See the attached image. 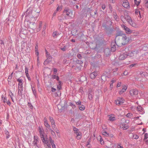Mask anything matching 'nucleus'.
<instances>
[{
	"label": "nucleus",
	"mask_w": 148,
	"mask_h": 148,
	"mask_svg": "<svg viewBox=\"0 0 148 148\" xmlns=\"http://www.w3.org/2000/svg\"><path fill=\"white\" fill-rule=\"evenodd\" d=\"M32 8H29L24 13V15H25V17H26L27 18H31L34 17V16L32 15Z\"/></svg>",
	"instance_id": "nucleus-1"
},
{
	"label": "nucleus",
	"mask_w": 148,
	"mask_h": 148,
	"mask_svg": "<svg viewBox=\"0 0 148 148\" xmlns=\"http://www.w3.org/2000/svg\"><path fill=\"white\" fill-rule=\"evenodd\" d=\"M64 14L69 16L68 18L70 19H72L74 16L72 12L69 9H65L63 12Z\"/></svg>",
	"instance_id": "nucleus-2"
},
{
	"label": "nucleus",
	"mask_w": 148,
	"mask_h": 148,
	"mask_svg": "<svg viewBox=\"0 0 148 148\" xmlns=\"http://www.w3.org/2000/svg\"><path fill=\"white\" fill-rule=\"evenodd\" d=\"M38 131L40 134V136L42 142L45 141L44 134H45L44 130L41 127H38Z\"/></svg>",
	"instance_id": "nucleus-3"
},
{
	"label": "nucleus",
	"mask_w": 148,
	"mask_h": 148,
	"mask_svg": "<svg viewBox=\"0 0 148 148\" xmlns=\"http://www.w3.org/2000/svg\"><path fill=\"white\" fill-rule=\"evenodd\" d=\"M130 93L132 97H134L138 94V90L136 89H132L130 90Z\"/></svg>",
	"instance_id": "nucleus-4"
},
{
	"label": "nucleus",
	"mask_w": 148,
	"mask_h": 148,
	"mask_svg": "<svg viewBox=\"0 0 148 148\" xmlns=\"http://www.w3.org/2000/svg\"><path fill=\"white\" fill-rule=\"evenodd\" d=\"M127 52L121 53L119 57V60H123L125 59L127 57Z\"/></svg>",
	"instance_id": "nucleus-5"
},
{
	"label": "nucleus",
	"mask_w": 148,
	"mask_h": 148,
	"mask_svg": "<svg viewBox=\"0 0 148 148\" xmlns=\"http://www.w3.org/2000/svg\"><path fill=\"white\" fill-rule=\"evenodd\" d=\"M122 6L127 9H128L130 8V5L127 0H124L123 1Z\"/></svg>",
	"instance_id": "nucleus-6"
},
{
	"label": "nucleus",
	"mask_w": 148,
	"mask_h": 148,
	"mask_svg": "<svg viewBox=\"0 0 148 148\" xmlns=\"http://www.w3.org/2000/svg\"><path fill=\"white\" fill-rule=\"evenodd\" d=\"M39 142V138L37 136H34V141H33L32 144L34 146H36L38 147L37 144V143H38Z\"/></svg>",
	"instance_id": "nucleus-7"
},
{
	"label": "nucleus",
	"mask_w": 148,
	"mask_h": 148,
	"mask_svg": "<svg viewBox=\"0 0 148 148\" xmlns=\"http://www.w3.org/2000/svg\"><path fill=\"white\" fill-rule=\"evenodd\" d=\"M116 43L115 40H113L111 44V50L112 52L116 50Z\"/></svg>",
	"instance_id": "nucleus-8"
},
{
	"label": "nucleus",
	"mask_w": 148,
	"mask_h": 148,
	"mask_svg": "<svg viewBox=\"0 0 148 148\" xmlns=\"http://www.w3.org/2000/svg\"><path fill=\"white\" fill-rule=\"evenodd\" d=\"M121 26L123 29L125 31L126 33L130 34L132 33V31L125 25L122 24L121 25Z\"/></svg>",
	"instance_id": "nucleus-9"
},
{
	"label": "nucleus",
	"mask_w": 148,
	"mask_h": 148,
	"mask_svg": "<svg viewBox=\"0 0 148 148\" xmlns=\"http://www.w3.org/2000/svg\"><path fill=\"white\" fill-rule=\"evenodd\" d=\"M124 100L121 98H119L117 100L115 101V103L118 106L122 104L124 102Z\"/></svg>",
	"instance_id": "nucleus-10"
},
{
	"label": "nucleus",
	"mask_w": 148,
	"mask_h": 148,
	"mask_svg": "<svg viewBox=\"0 0 148 148\" xmlns=\"http://www.w3.org/2000/svg\"><path fill=\"white\" fill-rule=\"evenodd\" d=\"M45 50L46 56L47 57V59L45 61L44 63V64H45V63H46V62L47 61V60L50 59L51 60L52 58V57L51 56L50 53L48 52V51L45 48Z\"/></svg>",
	"instance_id": "nucleus-11"
},
{
	"label": "nucleus",
	"mask_w": 148,
	"mask_h": 148,
	"mask_svg": "<svg viewBox=\"0 0 148 148\" xmlns=\"http://www.w3.org/2000/svg\"><path fill=\"white\" fill-rule=\"evenodd\" d=\"M120 38H121L122 40L124 42V44H126L129 42V39L127 38V36L125 34H124Z\"/></svg>",
	"instance_id": "nucleus-12"
},
{
	"label": "nucleus",
	"mask_w": 148,
	"mask_h": 148,
	"mask_svg": "<svg viewBox=\"0 0 148 148\" xmlns=\"http://www.w3.org/2000/svg\"><path fill=\"white\" fill-rule=\"evenodd\" d=\"M111 50L110 48H106L104 50V54L106 56H108L110 55L111 52Z\"/></svg>",
	"instance_id": "nucleus-13"
},
{
	"label": "nucleus",
	"mask_w": 148,
	"mask_h": 148,
	"mask_svg": "<svg viewBox=\"0 0 148 148\" xmlns=\"http://www.w3.org/2000/svg\"><path fill=\"white\" fill-rule=\"evenodd\" d=\"M97 75V71H95L90 74V77L91 79H95Z\"/></svg>",
	"instance_id": "nucleus-14"
},
{
	"label": "nucleus",
	"mask_w": 148,
	"mask_h": 148,
	"mask_svg": "<svg viewBox=\"0 0 148 148\" xmlns=\"http://www.w3.org/2000/svg\"><path fill=\"white\" fill-rule=\"evenodd\" d=\"M109 116V120L110 121H113L115 120V115L113 114L109 115L108 116Z\"/></svg>",
	"instance_id": "nucleus-15"
},
{
	"label": "nucleus",
	"mask_w": 148,
	"mask_h": 148,
	"mask_svg": "<svg viewBox=\"0 0 148 148\" xmlns=\"http://www.w3.org/2000/svg\"><path fill=\"white\" fill-rule=\"evenodd\" d=\"M38 44L37 43L36 46L35 47V53L36 54L37 56V60H38L39 57V52L38 51Z\"/></svg>",
	"instance_id": "nucleus-16"
},
{
	"label": "nucleus",
	"mask_w": 148,
	"mask_h": 148,
	"mask_svg": "<svg viewBox=\"0 0 148 148\" xmlns=\"http://www.w3.org/2000/svg\"><path fill=\"white\" fill-rule=\"evenodd\" d=\"M138 75H140L142 77H146V76H147V73L146 72L138 71Z\"/></svg>",
	"instance_id": "nucleus-17"
},
{
	"label": "nucleus",
	"mask_w": 148,
	"mask_h": 148,
	"mask_svg": "<svg viewBox=\"0 0 148 148\" xmlns=\"http://www.w3.org/2000/svg\"><path fill=\"white\" fill-rule=\"evenodd\" d=\"M116 80V79L115 78H113L110 82V87L111 90H112L113 87V84L115 83Z\"/></svg>",
	"instance_id": "nucleus-18"
},
{
	"label": "nucleus",
	"mask_w": 148,
	"mask_h": 148,
	"mask_svg": "<svg viewBox=\"0 0 148 148\" xmlns=\"http://www.w3.org/2000/svg\"><path fill=\"white\" fill-rule=\"evenodd\" d=\"M75 134H76V138L78 140H80L82 137V134L80 132H75Z\"/></svg>",
	"instance_id": "nucleus-19"
},
{
	"label": "nucleus",
	"mask_w": 148,
	"mask_h": 148,
	"mask_svg": "<svg viewBox=\"0 0 148 148\" xmlns=\"http://www.w3.org/2000/svg\"><path fill=\"white\" fill-rule=\"evenodd\" d=\"M23 91V85L22 86H18V94L20 95H21L22 94V92Z\"/></svg>",
	"instance_id": "nucleus-20"
},
{
	"label": "nucleus",
	"mask_w": 148,
	"mask_h": 148,
	"mask_svg": "<svg viewBox=\"0 0 148 148\" xmlns=\"http://www.w3.org/2000/svg\"><path fill=\"white\" fill-rule=\"evenodd\" d=\"M17 81L18 82V86H22L23 85V80L22 78H18L17 79Z\"/></svg>",
	"instance_id": "nucleus-21"
},
{
	"label": "nucleus",
	"mask_w": 148,
	"mask_h": 148,
	"mask_svg": "<svg viewBox=\"0 0 148 148\" xmlns=\"http://www.w3.org/2000/svg\"><path fill=\"white\" fill-rule=\"evenodd\" d=\"M125 20L127 21L128 23L130 22V21H131L132 20L130 16H129L128 14L125 15Z\"/></svg>",
	"instance_id": "nucleus-22"
},
{
	"label": "nucleus",
	"mask_w": 148,
	"mask_h": 148,
	"mask_svg": "<svg viewBox=\"0 0 148 148\" xmlns=\"http://www.w3.org/2000/svg\"><path fill=\"white\" fill-rule=\"evenodd\" d=\"M125 20L127 21L128 23L130 22V21H131L132 20L130 16H129L128 14L125 15Z\"/></svg>",
	"instance_id": "nucleus-23"
},
{
	"label": "nucleus",
	"mask_w": 148,
	"mask_h": 148,
	"mask_svg": "<svg viewBox=\"0 0 148 148\" xmlns=\"http://www.w3.org/2000/svg\"><path fill=\"white\" fill-rule=\"evenodd\" d=\"M42 142L46 144L47 146V148H51V145L50 143L49 142V141L45 139V141Z\"/></svg>",
	"instance_id": "nucleus-24"
},
{
	"label": "nucleus",
	"mask_w": 148,
	"mask_h": 148,
	"mask_svg": "<svg viewBox=\"0 0 148 148\" xmlns=\"http://www.w3.org/2000/svg\"><path fill=\"white\" fill-rule=\"evenodd\" d=\"M4 132L6 136V139H7L9 138L10 136V133L7 130H5V131Z\"/></svg>",
	"instance_id": "nucleus-25"
},
{
	"label": "nucleus",
	"mask_w": 148,
	"mask_h": 148,
	"mask_svg": "<svg viewBox=\"0 0 148 148\" xmlns=\"http://www.w3.org/2000/svg\"><path fill=\"white\" fill-rule=\"evenodd\" d=\"M135 14L136 15H137L138 17L141 18V16L140 14V11L138 9H136L135 11Z\"/></svg>",
	"instance_id": "nucleus-26"
},
{
	"label": "nucleus",
	"mask_w": 148,
	"mask_h": 148,
	"mask_svg": "<svg viewBox=\"0 0 148 148\" xmlns=\"http://www.w3.org/2000/svg\"><path fill=\"white\" fill-rule=\"evenodd\" d=\"M9 96L10 97L13 103H15L13 99V97H14V95L11 91L9 92Z\"/></svg>",
	"instance_id": "nucleus-27"
},
{
	"label": "nucleus",
	"mask_w": 148,
	"mask_h": 148,
	"mask_svg": "<svg viewBox=\"0 0 148 148\" xmlns=\"http://www.w3.org/2000/svg\"><path fill=\"white\" fill-rule=\"evenodd\" d=\"M124 34L123 33V32L122 31H119L117 32L116 35V38L118 36H120V38Z\"/></svg>",
	"instance_id": "nucleus-28"
},
{
	"label": "nucleus",
	"mask_w": 148,
	"mask_h": 148,
	"mask_svg": "<svg viewBox=\"0 0 148 148\" xmlns=\"http://www.w3.org/2000/svg\"><path fill=\"white\" fill-rule=\"evenodd\" d=\"M137 110L139 111L140 112L142 113V114L143 112V109L140 106H138L137 107Z\"/></svg>",
	"instance_id": "nucleus-29"
},
{
	"label": "nucleus",
	"mask_w": 148,
	"mask_h": 148,
	"mask_svg": "<svg viewBox=\"0 0 148 148\" xmlns=\"http://www.w3.org/2000/svg\"><path fill=\"white\" fill-rule=\"evenodd\" d=\"M134 52L136 53L135 51H131L127 53V57H130L134 56Z\"/></svg>",
	"instance_id": "nucleus-30"
},
{
	"label": "nucleus",
	"mask_w": 148,
	"mask_h": 148,
	"mask_svg": "<svg viewBox=\"0 0 148 148\" xmlns=\"http://www.w3.org/2000/svg\"><path fill=\"white\" fill-rule=\"evenodd\" d=\"M130 21V22L128 23L130 25L134 27H137V25L132 20H131V21Z\"/></svg>",
	"instance_id": "nucleus-31"
},
{
	"label": "nucleus",
	"mask_w": 148,
	"mask_h": 148,
	"mask_svg": "<svg viewBox=\"0 0 148 148\" xmlns=\"http://www.w3.org/2000/svg\"><path fill=\"white\" fill-rule=\"evenodd\" d=\"M31 86L33 93L34 96L36 97V91L35 88L34 87L32 86V85H31Z\"/></svg>",
	"instance_id": "nucleus-32"
},
{
	"label": "nucleus",
	"mask_w": 148,
	"mask_h": 148,
	"mask_svg": "<svg viewBox=\"0 0 148 148\" xmlns=\"http://www.w3.org/2000/svg\"><path fill=\"white\" fill-rule=\"evenodd\" d=\"M138 65V63H135L130 64L129 66L130 68H132L133 67H137Z\"/></svg>",
	"instance_id": "nucleus-33"
},
{
	"label": "nucleus",
	"mask_w": 148,
	"mask_h": 148,
	"mask_svg": "<svg viewBox=\"0 0 148 148\" xmlns=\"http://www.w3.org/2000/svg\"><path fill=\"white\" fill-rule=\"evenodd\" d=\"M42 24V22L41 21H40L39 24V25L38 26V27L37 29L36 30L37 32H38L41 30Z\"/></svg>",
	"instance_id": "nucleus-34"
},
{
	"label": "nucleus",
	"mask_w": 148,
	"mask_h": 148,
	"mask_svg": "<svg viewBox=\"0 0 148 148\" xmlns=\"http://www.w3.org/2000/svg\"><path fill=\"white\" fill-rule=\"evenodd\" d=\"M93 97L92 95L91 92H89L88 94V98L90 100H91Z\"/></svg>",
	"instance_id": "nucleus-35"
},
{
	"label": "nucleus",
	"mask_w": 148,
	"mask_h": 148,
	"mask_svg": "<svg viewBox=\"0 0 148 148\" xmlns=\"http://www.w3.org/2000/svg\"><path fill=\"white\" fill-rule=\"evenodd\" d=\"M114 14H113V16L114 17V18L115 20L116 21H118V20H117V18L118 17V16H117V14L116 12H114V11L113 12Z\"/></svg>",
	"instance_id": "nucleus-36"
},
{
	"label": "nucleus",
	"mask_w": 148,
	"mask_h": 148,
	"mask_svg": "<svg viewBox=\"0 0 148 148\" xmlns=\"http://www.w3.org/2000/svg\"><path fill=\"white\" fill-rule=\"evenodd\" d=\"M123 88L121 89V90L125 92L127 90V86L126 85H124L123 86Z\"/></svg>",
	"instance_id": "nucleus-37"
},
{
	"label": "nucleus",
	"mask_w": 148,
	"mask_h": 148,
	"mask_svg": "<svg viewBox=\"0 0 148 148\" xmlns=\"http://www.w3.org/2000/svg\"><path fill=\"white\" fill-rule=\"evenodd\" d=\"M26 43L24 41H22L21 42V48L23 49L25 47Z\"/></svg>",
	"instance_id": "nucleus-38"
},
{
	"label": "nucleus",
	"mask_w": 148,
	"mask_h": 148,
	"mask_svg": "<svg viewBox=\"0 0 148 148\" xmlns=\"http://www.w3.org/2000/svg\"><path fill=\"white\" fill-rule=\"evenodd\" d=\"M44 125L48 129L51 128V126L48 124V122L44 123Z\"/></svg>",
	"instance_id": "nucleus-39"
},
{
	"label": "nucleus",
	"mask_w": 148,
	"mask_h": 148,
	"mask_svg": "<svg viewBox=\"0 0 148 148\" xmlns=\"http://www.w3.org/2000/svg\"><path fill=\"white\" fill-rule=\"evenodd\" d=\"M122 128L124 130H127L128 128V126L127 124H124L122 125Z\"/></svg>",
	"instance_id": "nucleus-40"
},
{
	"label": "nucleus",
	"mask_w": 148,
	"mask_h": 148,
	"mask_svg": "<svg viewBox=\"0 0 148 148\" xmlns=\"http://www.w3.org/2000/svg\"><path fill=\"white\" fill-rule=\"evenodd\" d=\"M148 49V44H144L143 47V49L144 50H147Z\"/></svg>",
	"instance_id": "nucleus-41"
},
{
	"label": "nucleus",
	"mask_w": 148,
	"mask_h": 148,
	"mask_svg": "<svg viewBox=\"0 0 148 148\" xmlns=\"http://www.w3.org/2000/svg\"><path fill=\"white\" fill-rule=\"evenodd\" d=\"M79 109L82 111L84 110H85V107L83 105H81V106H79Z\"/></svg>",
	"instance_id": "nucleus-42"
},
{
	"label": "nucleus",
	"mask_w": 148,
	"mask_h": 148,
	"mask_svg": "<svg viewBox=\"0 0 148 148\" xmlns=\"http://www.w3.org/2000/svg\"><path fill=\"white\" fill-rule=\"evenodd\" d=\"M102 134L106 136H109V134L106 131L103 130L102 131Z\"/></svg>",
	"instance_id": "nucleus-43"
},
{
	"label": "nucleus",
	"mask_w": 148,
	"mask_h": 148,
	"mask_svg": "<svg viewBox=\"0 0 148 148\" xmlns=\"http://www.w3.org/2000/svg\"><path fill=\"white\" fill-rule=\"evenodd\" d=\"M49 119L51 123V124H54V123H55V121L52 117L50 116H49Z\"/></svg>",
	"instance_id": "nucleus-44"
},
{
	"label": "nucleus",
	"mask_w": 148,
	"mask_h": 148,
	"mask_svg": "<svg viewBox=\"0 0 148 148\" xmlns=\"http://www.w3.org/2000/svg\"><path fill=\"white\" fill-rule=\"evenodd\" d=\"M13 73H12L8 77V82H11V79H12V77Z\"/></svg>",
	"instance_id": "nucleus-45"
},
{
	"label": "nucleus",
	"mask_w": 148,
	"mask_h": 148,
	"mask_svg": "<svg viewBox=\"0 0 148 148\" xmlns=\"http://www.w3.org/2000/svg\"><path fill=\"white\" fill-rule=\"evenodd\" d=\"M134 4L138 6L139 5L140 3V1H138L137 0H134Z\"/></svg>",
	"instance_id": "nucleus-46"
},
{
	"label": "nucleus",
	"mask_w": 148,
	"mask_h": 148,
	"mask_svg": "<svg viewBox=\"0 0 148 148\" xmlns=\"http://www.w3.org/2000/svg\"><path fill=\"white\" fill-rule=\"evenodd\" d=\"M60 35V34L59 33H58L57 32H54L53 33V36L54 37H55V36H56L57 35Z\"/></svg>",
	"instance_id": "nucleus-47"
},
{
	"label": "nucleus",
	"mask_w": 148,
	"mask_h": 148,
	"mask_svg": "<svg viewBox=\"0 0 148 148\" xmlns=\"http://www.w3.org/2000/svg\"><path fill=\"white\" fill-rule=\"evenodd\" d=\"M81 34L79 36V34H78L77 35H78L81 38L82 37L84 36V34H83V31H82L79 32V34Z\"/></svg>",
	"instance_id": "nucleus-48"
},
{
	"label": "nucleus",
	"mask_w": 148,
	"mask_h": 148,
	"mask_svg": "<svg viewBox=\"0 0 148 148\" xmlns=\"http://www.w3.org/2000/svg\"><path fill=\"white\" fill-rule=\"evenodd\" d=\"M117 148H123V147L121 145V143H118L116 145Z\"/></svg>",
	"instance_id": "nucleus-49"
},
{
	"label": "nucleus",
	"mask_w": 148,
	"mask_h": 148,
	"mask_svg": "<svg viewBox=\"0 0 148 148\" xmlns=\"http://www.w3.org/2000/svg\"><path fill=\"white\" fill-rule=\"evenodd\" d=\"M73 130L74 132V133L75 132H77L79 131V129L74 126L73 127Z\"/></svg>",
	"instance_id": "nucleus-50"
},
{
	"label": "nucleus",
	"mask_w": 148,
	"mask_h": 148,
	"mask_svg": "<svg viewBox=\"0 0 148 148\" xmlns=\"http://www.w3.org/2000/svg\"><path fill=\"white\" fill-rule=\"evenodd\" d=\"M49 130L51 132L52 135L55 136L56 135V134L54 132L51 128H50Z\"/></svg>",
	"instance_id": "nucleus-51"
},
{
	"label": "nucleus",
	"mask_w": 148,
	"mask_h": 148,
	"mask_svg": "<svg viewBox=\"0 0 148 148\" xmlns=\"http://www.w3.org/2000/svg\"><path fill=\"white\" fill-rule=\"evenodd\" d=\"M106 76L105 75H103L101 77V80L104 81H105L106 80Z\"/></svg>",
	"instance_id": "nucleus-52"
},
{
	"label": "nucleus",
	"mask_w": 148,
	"mask_h": 148,
	"mask_svg": "<svg viewBox=\"0 0 148 148\" xmlns=\"http://www.w3.org/2000/svg\"><path fill=\"white\" fill-rule=\"evenodd\" d=\"M58 6V7H57V9H56V10L57 11H61V10H62V8L61 7V6H60L59 5H57Z\"/></svg>",
	"instance_id": "nucleus-53"
},
{
	"label": "nucleus",
	"mask_w": 148,
	"mask_h": 148,
	"mask_svg": "<svg viewBox=\"0 0 148 148\" xmlns=\"http://www.w3.org/2000/svg\"><path fill=\"white\" fill-rule=\"evenodd\" d=\"M121 20L124 22L125 20V16H124L123 15H121L120 17Z\"/></svg>",
	"instance_id": "nucleus-54"
},
{
	"label": "nucleus",
	"mask_w": 148,
	"mask_h": 148,
	"mask_svg": "<svg viewBox=\"0 0 148 148\" xmlns=\"http://www.w3.org/2000/svg\"><path fill=\"white\" fill-rule=\"evenodd\" d=\"M57 88L58 89V92H60V90L62 89V87L61 85H58L57 86Z\"/></svg>",
	"instance_id": "nucleus-55"
},
{
	"label": "nucleus",
	"mask_w": 148,
	"mask_h": 148,
	"mask_svg": "<svg viewBox=\"0 0 148 148\" xmlns=\"http://www.w3.org/2000/svg\"><path fill=\"white\" fill-rule=\"evenodd\" d=\"M77 57L80 59H81L82 58V56L79 53L77 54Z\"/></svg>",
	"instance_id": "nucleus-56"
},
{
	"label": "nucleus",
	"mask_w": 148,
	"mask_h": 148,
	"mask_svg": "<svg viewBox=\"0 0 148 148\" xmlns=\"http://www.w3.org/2000/svg\"><path fill=\"white\" fill-rule=\"evenodd\" d=\"M76 62L77 64H80L83 63V62L82 61L79 60H77L76 61Z\"/></svg>",
	"instance_id": "nucleus-57"
},
{
	"label": "nucleus",
	"mask_w": 148,
	"mask_h": 148,
	"mask_svg": "<svg viewBox=\"0 0 148 148\" xmlns=\"http://www.w3.org/2000/svg\"><path fill=\"white\" fill-rule=\"evenodd\" d=\"M1 100L3 101V102L4 103H5L7 100V97L5 96L4 97V98H3V99H2Z\"/></svg>",
	"instance_id": "nucleus-58"
},
{
	"label": "nucleus",
	"mask_w": 148,
	"mask_h": 148,
	"mask_svg": "<svg viewBox=\"0 0 148 148\" xmlns=\"http://www.w3.org/2000/svg\"><path fill=\"white\" fill-rule=\"evenodd\" d=\"M28 70V68H27L26 67H25V75L29 74Z\"/></svg>",
	"instance_id": "nucleus-59"
},
{
	"label": "nucleus",
	"mask_w": 148,
	"mask_h": 148,
	"mask_svg": "<svg viewBox=\"0 0 148 148\" xmlns=\"http://www.w3.org/2000/svg\"><path fill=\"white\" fill-rule=\"evenodd\" d=\"M49 138V140L50 141V143L51 144V145H52V144H54V141L53 140H52L51 137H50Z\"/></svg>",
	"instance_id": "nucleus-60"
},
{
	"label": "nucleus",
	"mask_w": 148,
	"mask_h": 148,
	"mask_svg": "<svg viewBox=\"0 0 148 148\" xmlns=\"http://www.w3.org/2000/svg\"><path fill=\"white\" fill-rule=\"evenodd\" d=\"M132 114L131 113H128L126 115V116L127 117H130L132 115Z\"/></svg>",
	"instance_id": "nucleus-61"
},
{
	"label": "nucleus",
	"mask_w": 148,
	"mask_h": 148,
	"mask_svg": "<svg viewBox=\"0 0 148 148\" xmlns=\"http://www.w3.org/2000/svg\"><path fill=\"white\" fill-rule=\"evenodd\" d=\"M148 138V134L147 133H146L144 135V140L145 139H147Z\"/></svg>",
	"instance_id": "nucleus-62"
},
{
	"label": "nucleus",
	"mask_w": 148,
	"mask_h": 148,
	"mask_svg": "<svg viewBox=\"0 0 148 148\" xmlns=\"http://www.w3.org/2000/svg\"><path fill=\"white\" fill-rule=\"evenodd\" d=\"M75 69L76 70L78 69V70H79V71L81 69V66H77L75 67Z\"/></svg>",
	"instance_id": "nucleus-63"
},
{
	"label": "nucleus",
	"mask_w": 148,
	"mask_h": 148,
	"mask_svg": "<svg viewBox=\"0 0 148 148\" xmlns=\"http://www.w3.org/2000/svg\"><path fill=\"white\" fill-rule=\"evenodd\" d=\"M7 105H8L9 106H10L11 105V103L9 100H7V101L6 102Z\"/></svg>",
	"instance_id": "nucleus-64"
}]
</instances>
